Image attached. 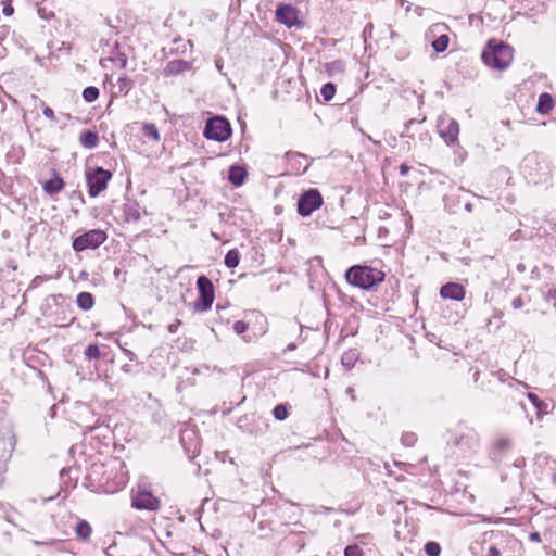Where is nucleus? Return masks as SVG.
<instances>
[{
  "mask_svg": "<svg viewBox=\"0 0 556 556\" xmlns=\"http://www.w3.org/2000/svg\"><path fill=\"white\" fill-rule=\"evenodd\" d=\"M88 477L100 492L106 494H114L121 491L128 481L124 463L116 459L93 464Z\"/></svg>",
  "mask_w": 556,
  "mask_h": 556,
  "instance_id": "1",
  "label": "nucleus"
},
{
  "mask_svg": "<svg viewBox=\"0 0 556 556\" xmlns=\"http://www.w3.org/2000/svg\"><path fill=\"white\" fill-rule=\"evenodd\" d=\"M384 278L386 273L382 269L368 265H354L345 273L346 282L362 290L376 289Z\"/></svg>",
  "mask_w": 556,
  "mask_h": 556,
  "instance_id": "2",
  "label": "nucleus"
},
{
  "mask_svg": "<svg viewBox=\"0 0 556 556\" xmlns=\"http://www.w3.org/2000/svg\"><path fill=\"white\" fill-rule=\"evenodd\" d=\"M481 58L485 65L503 71L510 65L514 59V50L510 46L502 41L490 39Z\"/></svg>",
  "mask_w": 556,
  "mask_h": 556,
  "instance_id": "3",
  "label": "nucleus"
},
{
  "mask_svg": "<svg viewBox=\"0 0 556 556\" xmlns=\"http://www.w3.org/2000/svg\"><path fill=\"white\" fill-rule=\"evenodd\" d=\"M113 174L111 170L102 167H88L85 172L86 184L88 187V194L91 198H97L106 188L112 179Z\"/></svg>",
  "mask_w": 556,
  "mask_h": 556,
  "instance_id": "4",
  "label": "nucleus"
},
{
  "mask_svg": "<svg viewBox=\"0 0 556 556\" xmlns=\"http://www.w3.org/2000/svg\"><path fill=\"white\" fill-rule=\"evenodd\" d=\"M232 129L230 123L222 116L208 118L203 135L208 140L224 142L231 137Z\"/></svg>",
  "mask_w": 556,
  "mask_h": 556,
  "instance_id": "5",
  "label": "nucleus"
},
{
  "mask_svg": "<svg viewBox=\"0 0 556 556\" xmlns=\"http://www.w3.org/2000/svg\"><path fill=\"white\" fill-rule=\"evenodd\" d=\"M198 298L194 302V309L205 312L210 309L215 300V291L212 281L204 275L197 279Z\"/></svg>",
  "mask_w": 556,
  "mask_h": 556,
  "instance_id": "6",
  "label": "nucleus"
},
{
  "mask_svg": "<svg viewBox=\"0 0 556 556\" xmlns=\"http://www.w3.org/2000/svg\"><path fill=\"white\" fill-rule=\"evenodd\" d=\"M108 239V235L101 229H91L73 240L72 247L75 252H83L87 249H97Z\"/></svg>",
  "mask_w": 556,
  "mask_h": 556,
  "instance_id": "7",
  "label": "nucleus"
},
{
  "mask_svg": "<svg viewBox=\"0 0 556 556\" xmlns=\"http://www.w3.org/2000/svg\"><path fill=\"white\" fill-rule=\"evenodd\" d=\"M131 507L138 510L157 511L161 508V500L150 490L138 489L131 493Z\"/></svg>",
  "mask_w": 556,
  "mask_h": 556,
  "instance_id": "8",
  "label": "nucleus"
},
{
  "mask_svg": "<svg viewBox=\"0 0 556 556\" xmlns=\"http://www.w3.org/2000/svg\"><path fill=\"white\" fill-rule=\"evenodd\" d=\"M323 197L317 189L305 191L298 201V213L301 216H308L323 205Z\"/></svg>",
  "mask_w": 556,
  "mask_h": 556,
  "instance_id": "9",
  "label": "nucleus"
},
{
  "mask_svg": "<svg viewBox=\"0 0 556 556\" xmlns=\"http://www.w3.org/2000/svg\"><path fill=\"white\" fill-rule=\"evenodd\" d=\"M438 132L440 137L448 144H455L458 141L459 125L451 116L444 114L438 119Z\"/></svg>",
  "mask_w": 556,
  "mask_h": 556,
  "instance_id": "10",
  "label": "nucleus"
},
{
  "mask_svg": "<svg viewBox=\"0 0 556 556\" xmlns=\"http://www.w3.org/2000/svg\"><path fill=\"white\" fill-rule=\"evenodd\" d=\"M479 441L478 434L468 427L455 430L451 437V444L464 452L472 451Z\"/></svg>",
  "mask_w": 556,
  "mask_h": 556,
  "instance_id": "11",
  "label": "nucleus"
},
{
  "mask_svg": "<svg viewBox=\"0 0 556 556\" xmlns=\"http://www.w3.org/2000/svg\"><path fill=\"white\" fill-rule=\"evenodd\" d=\"M16 437L13 432L0 431V464H7L15 450Z\"/></svg>",
  "mask_w": 556,
  "mask_h": 556,
  "instance_id": "12",
  "label": "nucleus"
},
{
  "mask_svg": "<svg viewBox=\"0 0 556 556\" xmlns=\"http://www.w3.org/2000/svg\"><path fill=\"white\" fill-rule=\"evenodd\" d=\"M276 20L288 27L298 23L299 11L291 4L280 3L276 9Z\"/></svg>",
  "mask_w": 556,
  "mask_h": 556,
  "instance_id": "13",
  "label": "nucleus"
},
{
  "mask_svg": "<svg viewBox=\"0 0 556 556\" xmlns=\"http://www.w3.org/2000/svg\"><path fill=\"white\" fill-rule=\"evenodd\" d=\"M440 295L444 299H451L454 301H463L466 295V289L460 283L447 282L441 287Z\"/></svg>",
  "mask_w": 556,
  "mask_h": 556,
  "instance_id": "14",
  "label": "nucleus"
},
{
  "mask_svg": "<svg viewBox=\"0 0 556 556\" xmlns=\"http://www.w3.org/2000/svg\"><path fill=\"white\" fill-rule=\"evenodd\" d=\"M511 446L513 442L510 438L498 437L492 442L490 446V454L494 458H501L511 450Z\"/></svg>",
  "mask_w": 556,
  "mask_h": 556,
  "instance_id": "15",
  "label": "nucleus"
},
{
  "mask_svg": "<svg viewBox=\"0 0 556 556\" xmlns=\"http://www.w3.org/2000/svg\"><path fill=\"white\" fill-rule=\"evenodd\" d=\"M65 188V181L61 175L53 169L52 178L42 184L43 191L49 195H54Z\"/></svg>",
  "mask_w": 556,
  "mask_h": 556,
  "instance_id": "16",
  "label": "nucleus"
},
{
  "mask_svg": "<svg viewBox=\"0 0 556 556\" xmlns=\"http://www.w3.org/2000/svg\"><path fill=\"white\" fill-rule=\"evenodd\" d=\"M555 106V101L548 92H543L539 96L535 111L541 115H548Z\"/></svg>",
  "mask_w": 556,
  "mask_h": 556,
  "instance_id": "17",
  "label": "nucleus"
},
{
  "mask_svg": "<svg viewBox=\"0 0 556 556\" xmlns=\"http://www.w3.org/2000/svg\"><path fill=\"white\" fill-rule=\"evenodd\" d=\"M247 176L248 173L243 166L233 165L229 168L228 179L236 187L243 185Z\"/></svg>",
  "mask_w": 556,
  "mask_h": 556,
  "instance_id": "18",
  "label": "nucleus"
},
{
  "mask_svg": "<svg viewBox=\"0 0 556 556\" xmlns=\"http://www.w3.org/2000/svg\"><path fill=\"white\" fill-rule=\"evenodd\" d=\"M189 68V65L186 61L182 60H173L167 63L165 67V75L166 76H174L178 75L180 73H184Z\"/></svg>",
  "mask_w": 556,
  "mask_h": 556,
  "instance_id": "19",
  "label": "nucleus"
},
{
  "mask_svg": "<svg viewBox=\"0 0 556 556\" xmlns=\"http://www.w3.org/2000/svg\"><path fill=\"white\" fill-rule=\"evenodd\" d=\"M75 534L81 541H88L92 534V527L84 519H79L75 527Z\"/></svg>",
  "mask_w": 556,
  "mask_h": 556,
  "instance_id": "20",
  "label": "nucleus"
},
{
  "mask_svg": "<svg viewBox=\"0 0 556 556\" xmlns=\"http://www.w3.org/2000/svg\"><path fill=\"white\" fill-rule=\"evenodd\" d=\"M79 141L81 146L92 149L99 143V136L96 131L87 130L80 135Z\"/></svg>",
  "mask_w": 556,
  "mask_h": 556,
  "instance_id": "21",
  "label": "nucleus"
},
{
  "mask_svg": "<svg viewBox=\"0 0 556 556\" xmlns=\"http://www.w3.org/2000/svg\"><path fill=\"white\" fill-rule=\"evenodd\" d=\"M77 305L84 311H89L94 305V298L90 292H80L76 299Z\"/></svg>",
  "mask_w": 556,
  "mask_h": 556,
  "instance_id": "22",
  "label": "nucleus"
},
{
  "mask_svg": "<svg viewBox=\"0 0 556 556\" xmlns=\"http://www.w3.org/2000/svg\"><path fill=\"white\" fill-rule=\"evenodd\" d=\"M448 43H450V38H448L447 34H440L438 36V38H435L432 41V48L434 49L435 52L441 53L447 49Z\"/></svg>",
  "mask_w": 556,
  "mask_h": 556,
  "instance_id": "23",
  "label": "nucleus"
},
{
  "mask_svg": "<svg viewBox=\"0 0 556 556\" xmlns=\"http://www.w3.org/2000/svg\"><path fill=\"white\" fill-rule=\"evenodd\" d=\"M240 262V253L237 249H231L225 256V265L228 268H236Z\"/></svg>",
  "mask_w": 556,
  "mask_h": 556,
  "instance_id": "24",
  "label": "nucleus"
},
{
  "mask_svg": "<svg viewBox=\"0 0 556 556\" xmlns=\"http://www.w3.org/2000/svg\"><path fill=\"white\" fill-rule=\"evenodd\" d=\"M142 132H143V135L146 137L150 138L154 142H159L160 141V134H159V130H157V128H156V126L154 124H151V123L143 124Z\"/></svg>",
  "mask_w": 556,
  "mask_h": 556,
  "instance_id": "25",
  "label": "nucleus"
},
{
  "mask_svg": "<svg viewBox=\"0 0 556 556\" xmlns=\"http://www.w3.org/2000/svg\"><path fill=\"white\" fill-rule=\"evenodd\" d=\"M99 89L94 86H89L83 91V98L88 103L94 102L99 98Z\"/></svg>",
  "mask_w": 556,
  "mask_h": 556,
  "instance_id": "26",
  "label": "nucleus"
},
{
  "mask_svg": "<svg viewBox=\"0 0 556 556\" xmlns=\"http://www.w3.org/2000/svg\"><path fill=\"white\" fill-rule=\"evenodd\" d=\"M357 359V352L355 350H350L342 355L341 362L342 365L346 368H352Z\"/></svg>",
  "mask_w": 556,
  "mask_h": 556,
  "instance_id": "27",
  "label": "nucleus"
},
{
  "mask_svg": "<svg viewBox=\"0 0 556 556\" xmlns=\"http://www.w3.org/2000/svg\"><path fill=\"white\" fill-rule=\"evenodd\" d=\"M336 85L332 84V83H327L325 84L321 89H320V93L324 98L325 101H330L333 99L334 94H336Z\"/></svg>",
  "mask_w": 556,
  "mask_h": 556,
  "instance_id": "28",
  "label": "nucleus"
},
{
  "mask_svg": "<svg viewBox=\"0 0 556 556\" xmlns=\"http://www.w3.org/2000/svg\"><path fill=\"white\" fill-rule=\"evenodd\" d=\"M273 415L279 421L287 419L289 416L288 406L286 404L276 405L273 409Z\"/></svg>",
  "mask_w": 556,
  "mask_h": 556,
  "instance_id": "29",
  "label": "nucleus"
},
{
  "mask_svg": "<svg viewBox=\"0 0 556 556\" xmlns=\"http://www.w3.org/2000/svg\"><path fill=\"white\" fill-rule=\"evenodd\" d=\"M424 549L428 556H440L442 551L440 544L433 541L427 542Z\"/></svg>",
  "mask_w": 556,
  "mask_h": 556,
  "instance_id": "30",
  "label": "nucleus"
},
{
  "mask_svg": "<svg viewBox=\"0 0 556 556\" xmlns=\"http://www.w3.org/2000/svg\"><path fill=\"white\" fill-rule=\"evenodd\" d=\"M85 356L89 361L100 358V348L97 344H89L85 350Z\"/></svg>",
  "mask_w": 556,
  "mask_h": 556,
  "instance_id": "31",
  "label": "nucleus"
},
{
  "mask_svg": "<svg viewBox=\"0 0 556 556\" xmlns=\"http://www.w3.org/2000/svg\"><path fill=\"white\" fill-rule=\"evenodd\" d=\"M344 556H364V552L357 544H352L344 548Z\"/></svg>",
  "mask_w": 556,
  "mask_h": 556,
  "instance_id": "32",
  "label": "nucleus"
},
{
  "mask_svg": "<svg viewBox=\"0 0 556 556\" xmlns=\"http://www.w3.org/2000/svg\"><path fill=\"white\" fill-rule=\"evenodd\" d=\"M118 83L121 85V90L125 89V93L132 88V83L127 76L119 77Z\"/></svg>",
  "mask_w": 556,
  "mask_h": 556,
  "instance_id": "33",
  "label": "nucleus"
},
{
  "mask_svg": "<svg viewBox=\"0 0 556 556\" xmlns=\"http://www.w3.org/2000/svg\"><path fill=\"white\" fill-rule=\"evenodd\" d=\"M249 326L243 320H238L233 324V330L237 334H242L248 330Z\"/></svg>",
  "mask_w": 556,
  "mask_h": 556,
  "instance_id": "34",
  "label": "nucleus"
},
{
  "mask_svg": "<svg viewBox=\"0 0 556 556\" xmlns=\"http://www.w3.org/2000/svg\"><path fill=\"white\" fill-rule=\"evenodd\" d=\"M545 300L556 308V289H549L545 294Z\"/></svg>",
  "mask_w": 556,
  "mask_h": 556,
  "instance_id": "35",
  "label": "nucleus"
},
{
  "mask_svg": "<svg viewBox=\"0 0 556 556\" xmlns=\"http://www.w3.org/2000/svg\"><path fill=\"white\" fill-rule=\"evenodd\" d=\"M42 113H43L45 117H47L48 119H50L52 122H54L56 119L54 111L49 106H45L42 110Z\"/></svg>",
  "mask_w": 556,
  "mask_h": 556,
  "instance_id": "36",
  "label": "nucleus"
},
{
  "mask_svg": "<svg viewBox=\"0 0 556 556\" xmlns=\"http://www.w3.org/2000/svg\"><path fill=\"white\" fill-rule=\"evenodd\" d=\"M523 305H525V302H523L522 296H516V298L511 301V306H513L515 309H520Z\"/></svg>",
  "mask_w": 556,
  "mask_h": 556,
  "instance_id": "37",
  "label": "nucleus"
},
{
  "mask_svg": "<svg viewBox=\"0 0 556 556\" xmlns=\"http://www.w3.org/2000/svg\"><path fill=\"white\" fill-rule=\"evenodd\" d=\"M3 14L7 15V16H10L13 14L14 12V8L13 5L11 4V0H8V3L3 7V10H2Z\"/></svg>",
  "mask_w": 556,
  "mask_h": 556,
  "instance_id": "38",
  "label": "nucleus"
},
{
  "mask_svg": "<svg viewBox=\"0 0 556 556\" xmlns=\"http://www.w3.org/2000/svg\"><path fill=\"white\" fill-rule=\"evenodd\" d=\"M446 29V25L444 24H435L433 25L431 28H430V34L431 35H435L437 33H440L441 30H445Z\"/></svg>",
  "mask_w": 556,
  "mask_h": 556,
  "instance_id": "39",
  "label": "nucleus"
},
{
  "mask_svg": "<svg viewBox=\"0 0 556 556\" xmlns=\"http://www.w3.org/2000/svg\"><path fill=\"white\" fill-rule=\"evenodd\" d=\"M341 62L340 61H336V62H332V63H329L327 64V71L330 72V71H333V70H341Z\"/></svg>",
  "mask_w": 556,
  "mask_h": 556,
  "instance_id": "40",
  "label": "nucleus"
},
{
  "mask_svg": "<svg viewBox=\"0 0 556 556\" xmlns=\"http://www.w3.org/2000/svg\"><path fill=\"white\" fill-rule=\"evenodd\" d=\"M425 121V118L422 121H416V119H409L407 123H406V131L409 132L412 127L416 124H421L422 122Z\"/></svg>",
  "mask_w": 556,
  "mask_h": 556,
  "instance_id": "41",
  "label": "nucleus"
},
{
  "mask_svg": "<svg viewBox=\"0 0 556 556\" xmlns=\"http://www.w3.org/2000/svg\"><path fill=\"white\" fill-rule=\"evenodd\" d=\"M488 556H502L500 549L496 546H490Z\"/></svg>",
  "mask_w": 556,
  "mask_h": 556,
  "instance_id": "42",
  "label": "nucleus"
},
{
  "mask_svg": "<svg viewBox=\"0 0 556 556\" xmlns=\"http://www.w3.org/2000/svg\"><path fill=\"white\" fill-rule=\"evenodd\" d=\"M528 397H529V400H530L534 405H536V406L539 407L540 400H539V397H538V395H536V394H534V393H529V394H528Z\"/></svg>",
  "mask_w": 556,
  "mask_h": 556,
  "instance_id": "43",
  "label": "nucleus"
},
{
  "mask_svg": "<svg viewBox=\"0 0 556 556\" xmlns=\"http://www.w3.org/2000/svg\"><path fill=\"white\" fill-rule=\"evenodd\" d=\"M409 169H410L409 166H407L406 164H402L400 166L401 176H406L408 174Z\"/></svg>",
  "mask_w": 556,
  "mask_h": 556,
  "instance_id": "44",
  "label": "nucleus"
},
{
  "mask_svg": "<svg viewBox=\"0 0 556 556\" xmlns=\"http://www.w3.org/2000/svg\"><path fill=\"white\" fill-rule=\"evenodd\" d=\"M179 324H180V321H177V324L169 325L168 326V331L172 332V333L176 332L177 331V327H178Z\"/></svg>",
  "mask_w": 556,
  "mask_h": 556,
  "instance_id": "45",
  "label": "nucleus"
},
{
  "mask_svg": "<svg viewBox=\"0 0 556 556\" xmlns=\"http://www.w3.org/2000/svg\"><path fill=\"white\" fill-rule=\"evenodd\" d=\"M131 216H132V218H134L135 220H138V219H139V217H140V214H139V212H138L137 210H134V213H131Z\"/></svg>",
  "mask_w": 556,
  "mask_h": 556,
  "instance_id": "46",
  "label": "nucleus"
},
{
  "mask_svg": "<svg viewBox=\"0 0 556 556\" xmlns=\"http://www.w3.org/2000/svg\"><path fill=\"white\" fill-rule=\"evenodd\" d=\"M552 481H553L554 484H556V471L552 476Z\"/></svg>",
  "mask_w": 556,
  "mask_h": 556,
  "instance_id": "47",
  "label": "nucleus"
},
{
  "mask_svg": "<svg viewBox=\"0 0 556 556\" xmlns=\"http://www.w3.org/2000/svg\"><path fill=\"white\" fill-rule=\"evenodd\" d=\"M294 156H296V157H305L303 154H300V153L294 154Z\"/></svg>",
  "mask_w": 556,
  "mask_h": 556,
  "instance_id": "48",
  "label": "nucleus"
}]
</instances>
